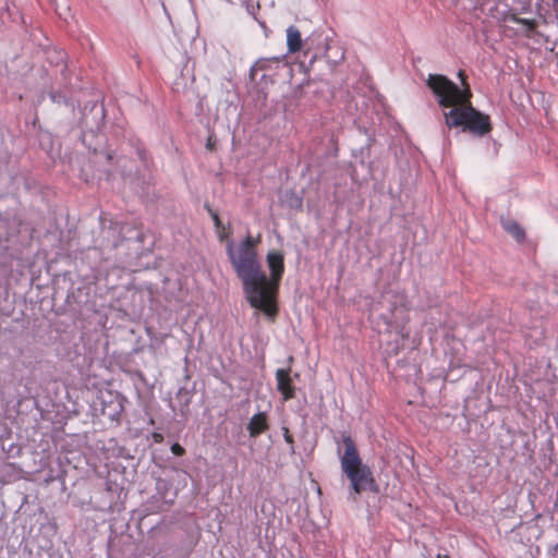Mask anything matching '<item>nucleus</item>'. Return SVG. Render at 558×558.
<instances>
[{
  "label": "nucleus",
  "instance_id": "obj_19",
  "mask_svg": "<svg viewBox=\"0 0 558 558\" xmlns=\"http://www.w3.org/2000/svg\"><path fill=\"white\" fill-rule=\"evenodd\" d=\"M85 181H86V182H88V181H89V178H88V175H87V174L85 175Z\"/></svg>",
  "mask_w": 558,
  "mask_h": 558
},
{
  "label": "nucleus",
  "instance_id": "obj_5",
  "mask_svg": "<svg viewBox=\"0 0 558 558\" xmlns=\"http://www.w3.org/2000/svg\"><path fill=\"white\" fill-rule=\"evenodd\" d=\"M344 452L340 458L341 470L351 483L353 500L364 490L378 493L379 488L373 476V472L367 465L362 463L359 450L351 436H343L342 439Z\"/></svg>",
  "mask_w": 558,
  "mask_h": 558
},
{
  "label": "nucleus",
  "instance_id": "obj_1",
  "mask_svg": "<svg viewBox=\"0 0 558 558\" xmlns=\"http://www.w3.org/2000/svg\"><path fill=\"white\" fill-rule=\"evenodd\" d=\"M458 76L462 88L441 74H429L426 84L444 109L445 123L449 129L461 126L463 131L482 137L492 131L490 118L472 106V93L464 72L459 71Z\"/></svg>",
  "mask_w": 558,
  "mask_h": 558
},
{
  "label": "nucleus",
  "instance_id": "obj_18",
  "mask_svg": "<svg viewBox=\"0 0 558 558\" xmlns=\"http://www.w3.org/2000/svg\"><path fill=\"white\" fill-rule=\"evenodd\" d=\"M153 437H154V440H155L156 442H160V441H162V439H163L162 435H161V434H159V433H154V434H153Z\"/></svg>",
  "mask_w": 558,
  "mask_h": 558
},
{
  "label": "nucleus",
  "instance_id": "obj_12",
  "mask_svg": "<svg viewBox=\"0 0 558 558\" xmlns=\"http://www.w3.org/2000/svg\"><path fill=\"white\" fill-rule=\"evenodd\" d=\"M282 206H286L289 209H299L302 207V199L293 192L286 191L282 196Z\"/></svg>",
  "mask_w": 558,
  "mask_h": 558
},
{
  "label": "nucleus",
  "instance_id": "obj_3",
  "mask_svg": "<svg viewBox=\"0 0 558 558\" xmlns=\"http://www.w3.org/2000/svg\"><path fill=\"white\" fill-rule=\"evenodd\" d=\"M266 262L270 278L268 279L265 275V282L259 288L253 289L250 305L274 319L278 313L276 298L284 274V256L280 251H270L266 256Z\"/></svg>",
  "mask_w": 558,
  "mask_h": 558
},
{
  "label": "nucleus",
  "instance_id": "obj_4",
  "mask_svg": "<svg viewBox=\"0 0 558 558\" xmlns=\"http://www.w3.org/2000/svg\"><path fill=\"white\" fill-rule=\"evenodd\" d=\"M93 163L102 165V169L98 170V179L105 178L109 180L114 172H119L125 183L135 184L144 177L147 170V160L145 153L136 149V158L120 156L113 163V156L109 151H94Z\"/></svg>",
  "mask_w": 558,
  "mask_h": 558
},
{
  "label": "nucleus",
  "instance_id": "obj_14",
  "mask_svg": "<svg viewBox=\"0 0 558 558\" xmlns=\"http://www.w3.org/2000/svg\"><path fill=\"white\" fill-rule=\"evenodd\" d=\"M171 452L174 454V456H178V457H181L185 453V449L178 442H174L172 446H171Z\"/></svg>",
  "mask_w": 558,
  "mask_h": 558
},
{
  "label": "nucleus",
  "instance_id": "obj_11",
  "mask_svg": "<svg viewBox=\"0 0 558 558\" xmlns=\"http://www.w3.org/2000/svg\"><path fill=\"white\" fill-rule=\"evenodd\" d=\"M325 58L328 63L336 65L344 59L343 49L337 44H329L326 47Z\"/></svg>",
  "mask_w": 558,
  "mask_h": 558
},
{
  "label": "nucleus",
  "instance_id": "obj_13",
  "mask_svg": "<svg viewBox=\"0 0 558 558\" xmlns=\"http://www.w3.org/2000/svg\"><path fill=\"white\" fill-rule=\"evenodd\" d=\"M284 441L290 446L291 452H294V439L287 426L282 427Z\"/></svg>",
  "mask_w": 558,
  "mask_h": 558
},
{
  "label": "nucleus",
  "instance_id": "obj_16",
  "mask_svg": "<svg viewBox=\"0 0 558 558\" xmlns=\"http://www.w3.org/2000/svg\"><path fill=\"white\" fill-rule=\"evenodd\" d=\"M214 147H215V140L213 138V136H209L207 140V143H206V148L208 150H213Z\"/></svg>",
  "mask_w": 558,
  "mask_h": 558
},
{
  "label": "nucleus",
  "instance_id": "obj_10",
  "mask_svg": "<svg viewBox=\"0 0 558 558\" xmlns=\"http://www.w3.org/2000/svg\"><path fill=\"white\" fill-rule=\"evenodd\" d=\"M210 214H211V219L214 220V223L216 227L217 235H218L220 242H226V246H227L228 241H232L230 239L231 233H232L231 225L229 222L223 223L221 218L218 215V211H210Z\"/></svg>",
  "mask_w": 558,
  "mask_h": 558
},
{
  "label": "nucleus",
  "instance_id": "obj_17",
  "mask_svg": "<svg viewBox=\"0 0 558 558\" xmlns=\"http://www.w3.org/2000/svg\"><path fill=\"white\" fill-rule=\"evenodd\" d=\"M265 62H266V60H262V59H260V60H258V61L255 63V65H254V68H253V69H255V68H257V69H264V68H265Z\"/></svg>",
  "mask_w": 558,
  "mask_h": 558
},
{
  "label": "nucleus",
  "instance_id": "obj_9",
  "mask_svg": "<svg viewBox=\"0 0 558 558\" xmlns=\"http://www.w3.org/2000/svg\"><path fill=\"white\" fill-rule=\"evenodd\" d=\"M303 47V40L298 27L291 25L287 28V48L289 53L299 52Z\"/></svg>",
  "mask_w": 558,
  "mask_h": 558
},
{
  "label": "nucleus",
  "instance_id": "obj_15",
  "mask_svg": "<svg viewBox=\"0 0 558 558\" xmlns=\"http://www.w3.org/2000/svg\"><path fill=\"white\" fill-rule=\"evenodd\" d=\"M518 23L526 26L529 29H533L535 27V22L533 20L527 19H518Z\"/></svg>",
  "mask_w": 558,
  "mask_h": 558
},
{
  "label": "nucleus",
  "instance_id": "obj_6",
  "mask_svg": "<svg viewBox=\"0 0 558 558\" xmlns=\"http://www.w3.org/2000/svg\"><path fill=\"white\" fill-rule=\"evenodd\" d=\"M290 368H279L276 371L277 389L281 393L284 401L295 397V388L290 376Z\"/></svg>",
  "mask_w": 558,
  "mask_h": 558
},
{
  "label": "nucleus",
  "instance_id": "obj_8",
  "mask_svg": "<svg viewBox=\"0 0 558 558\" xmlns=\"http://www.w3.org/2000/svg\"><path fill=\"white\" fill-rule=\"evenodd\" d=\"M500 222L505 231L510 234L518 243H523L525 241V230L518 221L502 216Z\"/></svg>",
  "mask_w": 558,
  "mask_h": 558
},
{
  "label": "nucleus",
  "instance_id": "obj_2",
  "mask_svg": "<svg viewBox=\"0 0 558 558\" xmlns=\"http://www.w3.org/2000/svg\"><path fill=\"white\" fill-rule=\"evenodd\" d=\"M260 241L259 234L257 236L247 234L240 243L235 244L233 241H228L226 246L228 258L242 281L248 302L253 289L259 288L265 282V272L262 269L257 254V246Z\"/></svg>",
  "mask_w": 558,
  "mask_h": 558
},
{
  "label": "nucleus",
  "instance_id": "obj_7",
  "mask_svg": "<svg viewBox=\"0 0 558 558\" xmlns=\"http://www.w3.org/2000/svg\"><path fill=\"white\" fill-rule=\"evenodd\" d=\"M269 424H268V416L265 412H258L254 414L248 424H247V430L250 434V437L255 438L259 436L260 434L268 430Z\"/></svg>",
  "mask_w": 558,
  "mask_h": 558
}]
</instances>
